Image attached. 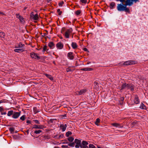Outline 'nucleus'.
Instances as JSON below:
<instances>
[{"label": "nucleus", "instance_id": "f257e3e1", "mask_svg": "<svg viewBox=\"0 0 148 148\" xmlns=\"http://www.w3.org/2000/svg\"><path fill=\"white\" fill-rule=\"evenodd\" d=\"M117 1H120L122 3L121 4H118L117 6V9L119 11H123L130 13V10L129 8L127 7V6H130L132 5L133 3L130 1L129 0H125L124 1H121L120 0H116Z\"/></svg>", "mask_w": 148, "mask_h": 148}, {"label": "nucleus", "instance_id": "f03ea898", "mask_svg": "<svg viewBox=\"0 0 148 148\" xmlns=\"http://www.w3.org/2000/svg\"><path fill=\"white\" fill-rule=\"evenodd\" d=\"M135 63V61L134 60H128L126 62H124L123 63L121 62L119 64H120L121 66H127L128 65H130L133 64Z\"/></svg>", "mask_w": 148, "mask_h": 148}, {"label": "nucleus", "instance_id": "7ed1b4c3", "mask_svg": "<svg viewBox=\"0 0 148 148\" xmlns=\"http://www.w3.org/2000/svg\"><path fill=\"white\" fill-rule=\"evenodd\" d=\"M31 57L33 59L39 60L40 59V57L38 56L37 54L35 53H31L30 54Z\"/></svg>", "mask_w": 148, "mask_h": 148}, {"label": "nucleus", "instance_id": "20e7f679", "mask_svg": "<svg viewBox=\"0 0 148 148\" xmlns=\"http://www.w3.org/2000/svg\"><path fill=\"white\" fill-rule=\"evenodd\" d=\"M88 144V143L85 141H83L81 144L80 147L81 148H88L87 145Z\"/></svg>", "mask_w": 148, "mask_h": 148}, {"label": "nucleus", "instance_id": "39448f33", "mask_svg": "<svg viewBox=\"0 0 148 148\" xmlns=\"http://www.w3.org/2000/svg\"><path fill=\"white\" fill-rule=\"evenodd\" d=\"M75 143L76 144L75 145L76 148H79V147L81 144V140L77 139H75L74 141Z\"/></svg>", "mask_w": 148, "mask_h": 148}, {"label": "nucleus", "instance_id": "423d86ee", "mask_svg": "<svg viewBox=\"0 0 148 148\" xmlns=\"http://www.w3.org/2000/svg\"><path fill=\"white\" fill-rule=\"evenodd\" d=\"M72 29L71 28L68 29L65 33V37L67 38H69V34L72 32Z\"/></svg>", "mask_w": 148, "mask_h": 148}, {"label": "nucleus", "instance_id": "0eeeda50", "mask_svg": "<svg viewBox=\"0 0 148 148\" xmlns=\"http://www.w3.org/2000/svg\"><path fill=\"white\" fill-rule=\"evenodd\" d=\"M21 112H14L13 115L12 116V117L14 119H17L18 118L21 114Z\"/></svg>", "mask_w": 148, "mask_h": 148}, {"label": "nucleus", "instance_id": "6e6552de", "mask_svg": "<svg viewBox=\"0 0 148 148\" xmlns=\"http://www.w3.org/2000/svg\"><path fill=\"white\" fill-rule=\"evenodd\" d=\"M134 85L131 84H127L126 88L130 89L132 91H133L134 90Z\"/></svg>", "mask_w": 148, "mask_h": 148}, {"label": "nucleus", "instance_id": "1a4fd4ad", "mask_svg": "<svg viewBox=\"0 0 148 148\" xmlns=\"http://www.w3.org/2000/svg\"><path fill=\"white\" fill-rule=\"evenodd\" d=\"M86 91V89H82L80 90V91H79L77 92L76 94L78 95H81L84 94Z\"/></svg>", "mask_w": 148, "mask_h": 148}, {"label": "nucleus", "instance_id": "9d476101", "mask_svg": "<svg viewBox=\"0 0 148 148\" xmlns=\"http://www.w3.org/2000/svg\"><path fill=\"white\" fill-rule=\"evenodd\" d=\"M56 47L58 49H61L63 48V45L61 42H59L57 44Z\"/></svg>", "mask_w": 148, "mask_h": 148}, {"label": "nucleus", "instance_id": "9b49d317", "mask_svg": "<svg viewBox=\"0 0 148 148\" xmlns=\"http://www.w3.org/2000/svg\"><path fill=\"white\" fill-rule=\"evenodd\" d=\"M67 127V125L66 124L64 125V124H61L60 126V127L62 130V131L64 132L65 131L66 129V128Z\"/></svg>", "mask_w": 148, "mask_h": 148}, {"label": "nucleus", "instance_id": "f8f14e48", "mask_svg": "<svg viewBox=\"0 0 148 148\" xmlns=\"http://www.w3.org/2000/svg\"><path fill=\"white\" fill-rule=\"evenodd\" d=\"M134 102L136 104H138L139 103V100L137 95H136L135 96Z\"/></svg>", "mask_w": 148, "mask_h": 148}, {"label": "nucleus", "instance_id": "ddd939ff", "mask_svg": "<svg viewBox=\"0 0 148 148\" xmlns=\"http://www.w3.org/2000/svg\"><path fill=\"white\" fill-rule=\"evenodd\" d=\"M44 128V126L42 125H34L33 126V128L35 129H42Z\"/></svg>", "mask_w": 148, "mask_h": 148}, {"label": "nucleus", "instance_id": "4468645a", "mask_svg": "<svg viewBox=\"0 0 148 148\" xmlns=\"http://www.w3.org/2000/svg\"><path fill=\"white\" fill-rule=\"evenodd\" d=\"M73 54V53L72 52H70L68 54V57H69L71 60H73L74 58V56Z\"/></svg>", "mask_w": 148, "mask_h": 148}, {"label": "nucleus", "instance_id": "2eb2a0df", "mask_svg": "<svg viewBox=\"0 0 148 148\" xmlns=\"http://www.w3.org/2000/svg\"><path fill=\"white\" fill-rule=\"evenodd\" d=\"M24 51V49L23 48H20L19 49H14V51L17 52H23Z\"/></svg>", "mask_w": 148, "mask_h": 148}, {"label": "nucleus", "instance_id": "dca6fc26", "mask_svg": "<svg viewBox=\"0 0 148 148\" xmlns=\"http://www.w3.org/2000/svg\"><path fill=\"white\" fill-rule=\"evenodd\" d=\"M81 70L84 71H91L93 70L92 68H85L83 69H80Z\"/></svg>", "mask_w": 148, "mask_h": 148}, {"label": "nucleus", "instance_id": "f3484780", "mask_svg": "<svg viewBox=\"0 0 148 148\" xmlns=\"http://www.w3.org/2000/svg\"><path fill=\"white\" fill-rule=\"evenodd\" d=\"M72 47L73 49H76L77 47V44L75 42H73L71 44Z\"/></svg>", "mask_w": 148, "mask_h": 148}, {"label": "nucleus", "instance_id": "a211bd4d", "mask_svg": "<svg viewBox=\"0 0 148 148\" xmlns=\"http://www.w3.org/2000/svg\"><path fill=\"white\" fill-rule=\"evenodd\" d=\"M56 120V119H51L48 122V123H56L55 121Z\"/></svg>", "mask_w": 148, "mask_h": 148}, {"label": "nucleus", "instance_id": "6ab92c4d", "mask_svg": "<svg viewBox=\"0 0 148 148\" xmlns=\"http://www.w3.org/2000/svg\"><path fill=\"white\" fill-rule=\"evenodd\" d=\"M112 125L113 126L116 127H123V126H120V124L118 123H113L112 124Z\"/></svg>", "mask_w": 148, "mask_h": 148}, {"label": "nucleus", "instance_id": "aec40b11", "mask_svg": "<svg viewBox=\"0 0 148 148\" xmlns=\"http://www.w3.org/2000/svg\"><path fill=\"white\" fill-rule=\"evenodd\" d=\"M44 75H45L46 77L50 79L51 80H53V77L52 76H51V75L47 74H45Z\"/></svg>", "mask_w": 148, "mask_h": 148}, {"label": "nucleus", "instance_id": "412c9836", "mask_svg": "<svg viewBox=\"0 0 148 148\" xmlns=\"http://www.w3.org/2000/svg\"><path fill=\"white\" fill-rule=\"evenodd\" d=\"M4 110L3 108L2 107H0V112L1 113V114L2 115H5L6 114V112H4V113H3V111Z\"/></svg>", "mask_w": 148, "mask_h": 148}, {"label": "nucleus", "instance_id": "4be33fe9", "mask_svg": "<svg viewBox=\"0 0 148 148\" xmlns=\"http://www.w3.org/2000/svg\"><path fill=\"white\" fill-rule=\"evenodd\" d=\"M127 84L126 83H123L121 86V90H123L127 88Z\"/></svg>", "mask_w": 148, "mask_h": 148}, {"label": "nucleus", "instance_id": "5701e85b", "mask_svg": "<svg viewBox=\"0 0 148 148\" xmlns=\"http://www.w3.org/2000/svg\"><path fill=\"white\" fill-rule=\"evenodd\" d=\"M140 108L143 109H146V106L142 103L141 104Z\"/></svg>", "mask_w": 148, "mask_h": 148}, {"label": "nucleus", "instance_id": "b1692460", "mask_svg": "<svg viewBox=\"0 0 148 148\" xmlns=\"http://www.w3.org/2000/svg\"><path fill=\"white\" fill-rule=\"evenodd\" d=\"M54 44L53 42H50L49 44H48V46L49 47L52 49V47L54 46Z\"/></svg>", "mask_w": 148, "mask_h": 148}, {"label": "nucleus", "instance_id": "393cba45", "mask_svg": "<svg viewBox=\"0 0 148 148\" xmlns=\"http://www.w3.org/2000/svg\"><path fill=\"white\" fill-rule=\"evenodd\" d=\"M33 109L34 111L35 114L37 113L40 111L36 107H34Z\"/></svg>", "mask_w": 148, "mask_h": 148}, {"label": "nucleus", "instance_id": "a878e982", "mask_svg": "<svg viewBox=\"0 0 148 148\" xmlns=\"http://www.w3.org/2000/svg\"><path fill=\"white\" fill-rule=\"evenodd\" d=\"M14 112L13 110H10L8 112L7 115L8 116H10L13 114Z\"/></svg>", "mask_w": 148, "mask_h": 148}, {"label": "nucleus", "instance_id": "bb28decb", "mask_svg": "<svg viewBox=\"0 0 148 148\" xmlns=\"http://www.w3.org/2000/svg\"><path fill=\"white\" fill-rule=\"evenodd\" d=\"M130 1H131L132 2V3H133V2H134L135 3H136L137 2H139V0H129ZM120 1H125V0H120Z\"/></svg>", "mask_w": 148, "mask_h": 148}, {"label": "nucleus", "instance_id": "cd10ccee", "mask_svg": "<svg viewBox=\"0 0 148 148\" xmlns=\"http://www.w3.org/2000/svg\"><path fill=\"white\" fill-rule=\"evenodd\" d=\"M115 3L114 2H112L110 3V9H112L114 6Z\"/></svg>", "mask_w": 148, "mask_h": 148}, {"label": "nucleus", "instance_id": "c85d7f7f", "mask_svg": "<svg viewBox=\"0 0 148 148\" xmlns=\"http://www.w3.org/2000/svg\"><path fill=\"white\" fill-rule=\"evenodd\" d=\"M124 100V98L123 97H121L120 98V100L119 101L120 104L121 105L123 104V101Z\"/></svg>", "mask_w": 148, "mask_h": 148}, {"label": "nucleus", "instance_id": "c756f323", "mask_svg": "<svg viewBox=\"0 0 148 148\" xmlns=\"http://www.w3.org/2000/svg\"><path fill=\"white\" fill-rule=\"evenodd\" d=\"M34 20H37L38 18V15L37 14H36L34 15V16L33 18Z\"/></svg>", "mask_w": 148, "mask_h": 148}, {"label": "nucleus", "instance_id": "7c9ffc66", "mask_svg": "<svg viewBox=\"0 0 148 148\" xmlns=\"http://www.w3.org/2000/svg\"><path fill=\"white\" fill-rule=\"evenodd\" d=\"M9 130L10 132H11V133H14V129L13 127H12L9 129Z\"/></svg>", "mask_w": 148, "mask_h": 148}, {"label": "nucleus", "instance_id": "2f4dec72", "mask_svg": "<svg viewBox=\"0 0 148 148\" xmlns=\"http://www.w3.org/2000/svg\"><path fill=\"white\" fill-rule=\"evenodd\" d=\"M19 19L21 22L23 23L25 22L24 19L22 16H20Z\"/></svg>", "mask_w": 148, "mask_h": 148}, {"label": "nucleus", "instance_id": "473e14b6", "mask_svg": "<svg viewBox=\"0 0 148 148\" xmlns=\"http://www.w3.org/2000/svg\"><path fill=\"white\" fill-rule=\"evenodd\" d=\"M72 134V132L70 131H68L67 132L66 134V137H68L69 135H71Z\"/></svg>", "mask_w": 148, "mask_h": 148}, {"label": "nucleus", "instance_id": "72a5a7b5", "mask_svg": "<svg viewBox=\"0 0 148 148\" xmlns=\"http://www.w3.org/2000/svg\"><path fill=\"white\" fill-rule=\"evenodd\" d=\"M74 139V138L72 137H70L68 139V140L70 142H72L73 140Z\"/></svg>", "mask_w": 148, "mask_h": 148}, {"label": "nucleus", "instance_id": "f704fd0d", "mask_svg": "<svg viewBox=\"0 0 148 148\" xmlns=\"http://www.w3.org/2000/svg\"><path fill=\"white\" fill-rule=\"evenodd\" d=\"M5 36V33L3 32H0V37L1 38H3Z\"/></svg>", "mask_w": 148, "mask_h": 148}, {"label": "nucleus", "instance_id": "c9c22d12", "mask_svg": "<svg viewBox=\"0 0 148 148\" xmlns=\"http://www.w3.org/2000/svg\"><path fill=\"white\" fill-rule=\"evenodd\" d=\"M100 120L99 118H97V119L96 121L95 122V124L97 125H98L99 124L98 123L100 122Z\"/></svg>", "mask_w": 148, "mask_h": 148}, {"label": "nucleus", "instance_id": "e433bc0d", "mask_svg": "<svg viewBox=\"0 0 148 148\" xmlns=\"http://www.w3.org/2000/svg\"><path fill=\"white\" fill-rule=\"evenodd\" d=\"M8 101L7 100H6L5 99H3L0 101V104L3 103H7Z\"/></svg>", "mask_w": 148, "mask_h": 148}, {"label": "nucleus", "instance_id": "4c0bfd02", "mask_svg": "<svg viewBox=\"0 0 148 148\" xmlns=\"http://www.w3.org/2000/svg\"><path fill=\"white\" fill-rule=\"evenodd\" d=\"M42 131L40 130H36L34 131V133L36 134H40V132H42Z\"/></svg>", "mask_w": 148, "mask_h": 148}, {"label": "nucleus", "instance_id": "58836bf2", "mask_svg": "<svg viewBox=\"0 0 148 148\" xmlns=\"http://www.w3.org/2000/svg\"><path fill=\"white\" fill-rule=\"evenodd\" d=\"M75 143L73 142L71 143H69L68 145L69 146L71 147H73L74 146Z\"/></svg>", "mask_w": 148, "mask_h": 148}, {"label": "nucleus", "instance_id": "ea45409f", "mask_svg": "<svg viewBox=\"0 0 148 148\" xmlns=\"http://www.w3.org/2000/svg\"><path fill=\"white\" fill-rule=\"evenodd\" d=\"M89 148H95V146L92 144H90L89 145Z\"/></svg>", "mask_w": 148, "mask_h": 148}, {"label": "nucleus", "instance_id": "a19ab883", "mask_svg": "<svg viewBox=\"0 0 148 148\" xmlns=\"http://www.w3.org/2000/svg\"><path fill=\"white\" fill-rule=\"evenodd\" d=\"M57 12L58 13V15H61L62 13V12L60 11V10L59 9H58L57 10Z\"/></svg>", "mask_w": 148, "mask_h": 148}, {"label": "nucleus", "instance_id": "79ce46f5", "mask_svg": "<svg viewBox=\"0 0 148 148\" xmlns=\"http://www.w3.org/2000/svg\"><path fill=\"white\" fill-rule=\"evenodd\" d=\"M80 1L82 3L86 4L87 2V0H80Z\"/></svg>", "mask_w": 148, "mask_h": 148}, {"label": "nucleus", "instance_id": "37998d69", "mask_svg": "<svg viewBox=\"0 0 148 148\" xmlns=\"http://www.w3.org/2000/svg\"><path fill=\"white\" fill-rule=\"evenodd\" d=\"M64 1H62L61 2H60L59 3L58 5L60 6H62L64 4Z\"/></svg>", "mask_w": 148, "mask_h": 148}, {"label": "nucleus", "instance_id": "c03bdc74", "mask_svg": "<svg viewBox=\"0 0 148 148\" xmlns=\"http://www.w3.org/2000/svg\"><path fill=\"white\" fill-rule=\"evenodd\" d=\"M47 46L46 45H45L44 46L43 48V52H44L47 50ZM47 50H48L47 49Z\"/></svg>", "mask_w": 148, "mask_h": 148}, {"label": "nucleus", "instance_id": "a18cd8bd", "mask_svg": "<svg viewBox=\"0 0 148 148\" xmlns=\"http://www.w3.org/2000/svg\"><path fill=\"white\" fill-rule=\"evenodd\" d=\"M81 13V11L79 10H78L75 12V14L76 15H79Z\"/></svg>", "mask_w": 148, "mask_h": 148}, {"label": "nucleus", "instance_id": "49530a36", "mask_svg": "<svg viewBox=\"0 0 148 148\" xmlns=\"http://www.w3.org/2000/svg\"><path fill=\"white\" fill-rule=\"evenodd\" d=\"M20 119L22 121H24L25 120V115H23L22 116L20 117Z\"/></svg>", "mask_w": 148, "mask_h": 148}, {"label": "nucleus", "instance_id": "de8ad7c7", "mask_svg": "<svg viewBox=\"0 0 148 148\" xmlns=\"http://www.w3.org/2000/svg\"><path fill=\"white\" fill-rule=\"evenodd\" d=\"M33 121L34 122H35L37 124H40L38 120H34Z\"/></svg>", "mask_w": 148, "mask_h": 148}, {"label": "nucleus", "instance_id": "09e8293b", "mask_svg": "<svg viewBox=\"0 0 148 148\" xmlns=\"http://www.w3.org/2000/svg\"><path fill=\"white\" fill-rule=\"evenodd\" d=\"M34 12H32L31 13L30 15V16L31 18H33L34 16Z\"/></svg>", "mask_w": 148, "mask_h": 148}, {"label": "nucleus", "instance_id": "8fccbe9b", "mask_svg": "<svg viewBox=\"0 0 148 148\" xmlns=\"http://www.w3.org/2000/svg\"><path fill=\"white\" fill-rule=\"evenodd\" d=\"M18 47L22 48L21 47H22V46L23 45H23L21 44V43H19V44H18Z\"/></svg>", "mask_w": 148, "mask_h": 148}, {"label": "nucleus", "instance_id": "3c124183", "mask_svg": "<svg viewBox=\"0 0 148 148\" xmlns=\"http://www.w3.org/2000/svg\"><path fill=\"white\" fill-rule=\"evenodd\" d=\"M21 16L19 15V14H16V17L18 18H19L20 17V16Z\"/></svg>", "mask_w": 148, "mask_h": 148}, {"label": "nucleus", "instance_id": "603ef678", "mask_svg": "<svg viewBox=\"0 0 148 148\" xmlns=\"http://www.w3.org/2000/svg\"><path fill=\"white\" fill-rule=\"evenodd\" d=\"M62 148H70L69 147H68V146L62 145Z\"/></svg>", "mask_w": 148, "mask_h": 148}, {"label": "nucleus", "instance_id": "864d4df0", "mask_svg": "<svg viewBox=\"0 0 148 148\" xmlns=\"http://www.w3.org/2000/svg\"><path fill=\"white\" fill-rule=\"evenodd\" d=\"M66 71L67 72H69V71H71L72 70L71 69H70L69 68H67L66 69Z\"/></svg>", "mask_w": 148, "mask_h": 148}, {"label": "nucleus", "instance_id": "5fc2aeb1", "mask_svg": "<svg viewBox=\"0 0 148 148\" xmlns=\"http://www.w3.org/2000/svg\"><path fill=\"white\" fill-rule=\"evenodd\" d=\"M64 136V135L63 134H62L59 136L58 138H63Z\"/></svg>", "mask_w": 148, "mask_h": 148}, {"label": "nucleus", "instance_id": "6e6d98bb", "mask_svg": "<svg viewBox=\"0 0 148 148\" xmlns=\"http://www.w3.org/2000/svg\"><path fill=\"white\" fill-rule=\"evenodd\" d=\"M83 50L84 51H88V49H87L86 48H84L83 49Z\"/></svg>", "mask_w": 148, "mask_h": 148}, {"label": "nucleus", "instance_id": "4d7b16f0", "mask_svg": "<svg viewBox=\"0 0 148 148\" xmlns=\"http://www.w3.org/2000/svg\"><path fill=\"white\" fill-rule=\"evenodd\" d=\"M94 84L95 85H98V84H99V83H98L97 82H96V81H95V82H94Z\"/></svg>", "mask_w": 148, "mask_h": 148}, {"label": "nucleus", "instance_id": "13d9d810", "mask_svg": "<svg viewBox=\"0 0 148 148\" xmlns=\"http://www.w3.org/2000/svg\"><path fill=\"white\" fill-rule=\"evenodd\" d=\"M27 123H30L31 122L29 120H27Z\"/></svg>", "mask_w": 148, "mask_h": 148}, {"label": "nucleus", "instance_id": "bf43d9fd", "mask_svg": "<svg viewBox=\"0 0 148 148\" xmlns=\"http://www.w3.org/2000/svg\"><path fill=\"white\" fill-rule=\"evenodd\" d=\"M0 14H3V15H4V14L3 13V12H0Z\"/></svg>", "mask_w": 148, "mask_h": 148}, {"label": "nucleus", "instance_id": "052dcab7", "mask_svg": "<svg viewBox=\"0 0 148 148\" xmlns=\"http://www.w3.org/2000/svg\"><path fill=\"white\" fill-rule=\"evenodd\" d=\"M29 130H27L26 132H27V134H29Z\"/></svg>", "mask_w": 148, "mask_h": 148}, {"label": "nucleus", "instance_id": "680f3d73", "mask_svg": "<svg viewBox=\"0 0 148 148\" xmlns=\"http://www.w3.org/2000/svg\"><path fill=\"white\" fill-rule=\"evenodd\" d=\"M68 143L66 142H64L63 143V144H65V143Z\"/></svg>", "mask_w": 148, "mask_h": 148}, {"label": "nucleus", "instance_id": "e2e57ef3", "mask_svg": "<svg viewBox=\"0 0 148 148\" xmlns=\"http://www.w3.org/2000/svg\"><path fill=\"white\" fill-rule=\"evenodd\" d=\"M51 0H47V1L48 2H49L50 1H51Z\"/></svg>", "mask_w": 148, "mask_h": 148}, {"label": "nucleus", "instance_id": "0e129e2a", "mask_svg": "<svg viewBox=\"0 0 148 148\" xmlns=\"http://www.w3.org/2000/svg\"><path fill=\"white\" fill-rule=\"evenodd\" d=\"M62 116H63V117L66 116V114L63 115H62Z\"/></svg>", "mask_w": 148, "mask_h": 148}, {"label": "nucleus", "instance_id": "69168bd1", "mask_svg": "<svg viewBox=\"0 0 148 148\" xmlns=\"http://www.w3.org/2000/svg\"><path fill=\"white\" fill-rule=\"evenodd\" d=\"M134 124H135V123L134 122H133V123H132V125H134Z\"/></svg>", "mask_w": 148, "mask_h": 148}, {"label": "nucleus", "instance_id": "338daca9", "mask_svg": "<svg viewBox=\"0 0 148 148\" xmlns=\"http://www.w3.org/2000/svg\"><path fill=\"white\" fill-rule=\"evenodd\" d=\"M45 35H43L42 36H44Z\"/></svg>", "mask_w": 148, "mask_h": 148}, {"label": "nucleus", "instance_id": "774afa93", "mask_svg": "<svg viewBox=\"0 0 148 148\" xmlns=\"http://www.w3.org/2000/svg\"><path fill=\"white\" fill-rule=\"evenodd\" d=\"M54 148H57V147H55Z\"/></svg>", "mask_w": 148, "mask_h": 148}]
</instances>
